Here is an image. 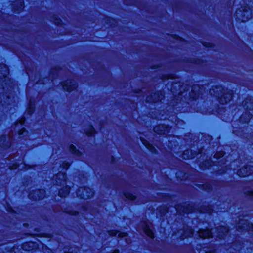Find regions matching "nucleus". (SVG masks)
<instances>
[{
    "label": "nucleus",
    "mask_w": 253,
    "mask_h": 253,
    "mask_svg": "<svg viewBox=\"0 0 253 253\" xmlns=\"http://www.w3.org/2000/svg\"><path fill=\"white\" fill-rule=\"evenodd\" d=\"M211 97H214L220 105L228 104L232 100L233 91L222 84H216L212 86L209 90Z\"/></svg>",
    "instance_id": "nucleus-1"
},
{
    "label": "nucleus",
    "mask_w": 253,
    "mask_h": 253,
    "mask_svg": "<svg viewBox=\"0 0 253 253\" xmlns=\"http://www.w3.org/2000/svg\"><path fill=\"white\" fill-rule=\"evenodd\" d=\"M52 181H54L55 185L60 187L58 191V196L61 198L67 197L71 192V187L66 184L65 183L68 181L67 172L65 171H58L56 174L53 175Z\"/></svg>",
    "instance_id": "nucleus-2"
},
{
    "label": "nucleus",
    "mask_w": 253,
    "mask_h": 253,
    "mask_svg": "<svg viewBox=\"0 0 253 253\" xmlns=\"http://www.w3.org/2000/svg\"><path fill=\"white\" fill-rule=\"evenodd\" d=\"M241 106L245 110L239 117V122L243 125L248 124L253 115V96H248L241 102Z\"/></svg>",
    "instance_id": "nucleus-3"
},
{
    "label": "nucleus",
    "mask_w": 253,
    "mask_h": 253,
    "mask_svg": "<svg viewBox=\"0 0 253 253\" xmlns=\"http://www.w3.org/2000/svg\"><path fill=\"white\" fill-rule=\"evenodd\" d=\"M252 6L246 3H244L240 8H237L235 11L236 21L243 23L249 21L252 17Z\"/></svg>",
    "instance_id": "nucleus-4"
},
{
    "label": "nucleus",
    "mask_w": 253,
    "mask_h": 253,
    "mask_svg": "<svg viewBox=\"0 0 253 253\" xmlns=\"http://www.w3.org/2000/svg\"><path fill=\"white\" fill-rule=\"evenodd\" d=\"M8 66L5 63H0V81L1 82V85L3 90L5 88L7 89L12 88V84L14 81L12 79L8 76Z\"/></svg>",
    "instance_id": "nucleus-5"
},
{
    "label": "nucleus",
    "mask_w": 253,
    "mask_h": 253,
    "mask_svg": "<svg viewBox=\"0 0 253 253\" xmlns=\"http://www.w3.org/2000/svg\"><path fill=\"white\" fill-rule=\"evenodd\" d=\"M172 126L165 123H160L154 126L153 131L156 135L164 138H168L171 136L169 134L172 130Z\"/></svg>",
    "instance_id": "nucleus-6"
},
{
    "label": "nucleus",
    "mask_w": 253,
    "mask_h": 253,
    "mask_svg": "<svg viewBox=\"0 0 253 253\" xmlns=\"http://www.w3.org/2000/svg\"><path fill=\"white\" fill-rule=\"evenodd\" d=\"M203 87V85L199 84H194L191 86L188 94V99L192 105H196L199 102L202 95L200 90L202 89Z\"/></svg>",
    "instance_id": "nucleus-7"
},
{
    "label": "nucleus",
    "mask_w": 253,
    "mask_h": 253,
    "mask_svg": "<svg viewBox=\"0 0 253 253\" xmlns=\"http://www.w3.org/2000/svg\"><path fill=\"white\" fill-rule=\"evenodd\" d=\"M165 99V93L162 90H158L146 96L145 101L151 105L161 103Z\"/></svg>",
    "instance_id": "nucleus-8"
},
{
    "label": "nucleus",
    "mask_w": 253,
    "mask_h": 253,
    "mask_svg": "<svg viewBox=\"0 0 253 253\" xmlns=\"http://www.w3.org/2000/svg\"><path fill=\"white\" fill-rule=\"evenodd\" d=\"M224 108L219 104H215L214 105H209L205 107L202 111V114L209 115H215L217 117L222 116Z\"/></svg>",
    "instance_id": "nucleus-9"
},
{
    "label": "nucleus",
    "mask_w": 253,
    "mask_h": 253,
    "mask_svg": "<svg viewBox=\"0 0 253 253\" xmlns=\"http://www.w3.org/2000/svg\"><path fill=\"white\" fill-rule=\"evenodd\" d=\"M46 195L45 190L38 188L30 190L28 194V198L32 201L37 202L43 200Z\"/></svg>",
    "instance_id": "nucleus-10"
},
{
    "label": "nucleus",
    "mask_w": 253,
    "mask_h": 253,
    "mask_svg": "<svg viewBox=\"0 0 253 253\" xmlns=\"http://www.w3.org/2000/svg\"><path fill=\"white\" fill-rule=\"evenodd\" d=\"M60 85L63 91L68 93L76 91L78 87V83L72 79L61 81Z\"/></svg>",
    "instance_id": "nucleus-11"
},
{
    "label": "nucleus",
    "mask_w": 253,
    "mask_h": 253,
    "mask_svg": "<svg viewBox=\"0 0 253 253\" xmlns=\"http://www.w3.org/2000/svg\"><path fill=\"white\" fill-rule=\"evenodd\" d=\"M25 120V117L24 116H22L19 118L16 119L15 121L14 122V125L15 127H21L19 128L17 131V134L19 136V138L21 139H24V138L27 136L28 134V131L26 128L24 127H21L24 126V121H22V120L24 121Z\"/></svg>",
    "instance_id": "nucleus-12"
},
{
    "label": "nucleus",
    "mask_w": 253,
    "mask_h": 253,
    "mask_svg": "<svg viewBox=\"0 0 253 253\" xmlns=\"http://www.w3.org/2000/svg\"><path fill=\"white\" fill-rule=\"evenodd\" d=\"M237 175L240 178H245L253 174V165L245 164L237 170Z\"/></svg>",
    "instance_id": "nucleus-13"
},
{
    "label": "nucleus",
    "mask_w": 253,
    "mask_h": 253,
    "mask_svg": "<svg viewBox=\"0 0 253 253\" xmlns=\"http://www.w3.org/2000/svg\"><path fill=\"white\" fill-rule=\"evenodd\" d=\"M175 209L179 215L181 214V213L188 214L193 212L195 210L193 205L190 203L186 205L182 204L176 205Z\"/></svg>",
    "instance_id": "nucleus-14"
},
{
    "label": "nucleus",
    "mask_w": 253,
    "mask_h": 253,
    "mask_svg": "<svg viewBox=\"0 0 253 253\" xmlns=\"http://www.w3.org/2000/svg\"><path fill=\"white\" fill-rule=\"evenodd\" d=\"M152 225L151 222L148 220H143L141 222V227L144 233L150 239L154 240L155 234L150 226Z\"/></svg>",
    "instance_id": "nucleus-15"
},
{
    "label": "nucleus",
    "mask_w": 253,
    "mask_h": 253,
    "mask_svg": "<svg viewBox=\"0 0 253 253\" xmlns=\"http://www.w3.org/2000/svg\"><path fill=\"white\" fill-rule=\"evenodd\" d=\"M12 11L15 14H19L25 7L24 0H15L11 5Z\"/></svg>",
    "instance_id": "nucleus-16"
},
{
    "label": "nucleus",
    "mask_w": 253,
    "mask_h": 253,
    "mask_svg": "<svg viewBox=\"0 0 253 253\" xmlns=\"http://www.w3.org/2000/svg\"><path fill=\"white\" fill-rule=\"evenodd\" d=\"M9 136L6 134L0 135V149L2 151L9 150L12 146V143L8 140Z\"/></svg>",
    "instance_id": "nucleus-17"
},
{
    "label": "nucleus",
    "mask_w": 253,
    "mask_h": 253,
    "mask_svg": "<svg viewBox=\"0 0 253 253\" xmlns=\"http://www.w3.org/2000/svg\"><path fill=\"white\" fill-rule=\"evenodd\" d=\"M82 191L79 189L76 192L77 197L81 200H86L90 197V188L88 186H84L81 187Z\"/></svg>",
    "instance_id": "nucleus-18"
},
{
    "label": "nucleus",
    "mask_w": 253,
    "mask_h": 253,
    "mask_svg": "<svg viewBox=\"0 0 253 253\" xmlns=\"http://www.w3.org/2000/svg\"><path fill=\"white\" fill-rule=\"evenodd\" d=\"M216 161H213L211 157L206 158L199 164V167L201 169H210L212 167L217 166Z\"/></svg>",
    "instance_id": "nucleus-19"
},
{
    "label": "nucleus",
    "mask_w": 253,
    "mask_h": 253,
    "mask_svg": "<svg viewBox=\"0 0 253 253\" xmlns=\"http://www.w3.org/2000/svg\"><path fill=\"white\" fill-rule=\"evenodd\" d=\"M140 141L144 147L152 154H158V151L154 145L144 138L140 137Z\"/></svg>",
    "instance_id": "nucleus-20"
},
{
    "label": "nucleus",
    "mask_w": 253,
    "mask_h": 253,
    "mask_svg": "<svg viewBox=\"0 0 253 253\" xmlns=\"http://www.w3.org/2000/svg\"><path fill=\"white\" fill-rule=\"evenodd\" d=\"M197 155V152L191 149L187 148L182 151L181 158L185 160L194 159Z\"/></svg>",
    "instance_id": "nucleus-21"
},
{
    "label": "nucleus",
    "mask_w": 253,
    "mask_h": 253,
    "mask_svg": "<svg viewBox=\"0 0 253 253\" xmlns=\"http://www.w3.org/2000/svg\"><path fill=\"white\" fill-rule=\"evenodd\" d=\"M36 101L34 98H31L28 100L26 112L29 116H32L36 111Z\"/></svg>",
    "instance_id": "nucleus-22"
},
{
    "label": "nucleus",
    "mask_w": 253,
    "mask_h": 253,
    "mask_svg": "<svg viewBox=\"0 0 253 253\" xmlns=\"http://www.w3.org/2000/svg\"><path fill=\"white\" fill-rule=\"evenodd\" d=\"M103 17L106 24L108 25L112 29L116 27L118 24V21L116 18L105 14H103Z\"/></svg>",
    "instance_id": "nucleus-23"
},
{
    "label": "nucleus",
    "mask_w": 253,
    "mask_h": 253,
    "mask_svg": "<svg viewBox=\"0 0 253 253\" xmlns=\"http://www.w3.org/2000/svg\"><path fill=\"white\" fill-rule=\"evenodd\" d=\"M229 231V227L225 225H220L216 228L217 236L219 239H222L227 236Z\"/></svg>",
    "instance_id": "nucleus-24"
},
{
    "label": "nucleus",
    "mask_w": 253,
    "mask_h": 253,
    "mask_svg": "<svg viewBox=\"0 0 253 253\" xmlns=\"http://www.w3.org/2000/svg\"><path fill=\"white\" fill-rule=\"evenodd\" d=\"M84 132L85 135L89 138L94 137L98 133L92 123L88 124V128L84 129Z\"/></svg>",
    "instance_id": "nucleus-25"
},
{
    "label": "nucleus",
    "mask_w": 253,
    "mask_h": 253,
    "mask_svg": "<svg viewBox=\"0 0 253 253\" xmlns=\"http://www.w3.org/2000/svg\"><path fill=\"white\" fill-rule=\"evenodd\" d=\"M172 139L168 141V147L170 150H173L176 149L179 146V143L177 139L179 138L178 135H173L172 136Z\"/></svg>",
    "instance_id": "nucleus-26"
},
{
    "label": "nucleus",
    "mask_w": 253,
    "mask_h": 253,
    "mask_svg": "<svg viewBox=\"0 0 253 253\" xmlns=\"http://www.w3.org/2000/svg\"><path fill=\"white\" fill-rule=\"evenodd\" d=\"M198 212L200 214L207 213L211 215L214 211L213 207L211 205H202L198 209Z\"/></svg>",
    "instance_id": "nucleus-27"
},
{
    "label": "nucleus",
    "mask_w": 253,
    "mask_h": 253,
    "mask_svg": "<svg viewBox=\"0 0 253 253\" xmlns=\"http://www.w3.org/2000/svg\"><path fill=\"white\" fill-rule=\"evenodd\" d=\"M50 18L53 24L57 27H63L65 25L62 18L56 14H53Z\"/></svg>",
    "instance_id": "nucleus-28"
},
{
    "label": "nucleus",
    "mask_w": 253,
    "mask_h": 253,
    "mask_svg": "<svg viewBox=\"0 0 253 253\" xmlns=\"http://www.w3.org/2000/svg\"><path fill=\"white\" fill-rule=\"evenodd\" d=\"M69 152L75 156L81 157L83 155V152L79 149H77L76 147L73 144L69 145L68 147Z\"/></svg>",
    "instance_id": "nucleus-29"
},
{
    "label": "nucleus",
    "mask_w": 253,
    "mask_h": 253,
    "mask_svg": "<svg viewBox=\"0 0 253 253\" xmlns=\"http://www.w3.org/2000/svg\"><path fill=\"white\" fill-rule=\"evenodd\" d=\"M123 195L126 199L130 202H134L137 198L136 194L130 191H124L123 192Z\"/></svg>",
    "instance_id": "nucleus-30"
},
{
    "label": "nucleus",
    "mask_w": 253,
    "mask_h": 253,
    "mask_svg": "<svg viewBox=\"0 0 253 253\" xmlns=\"http://www.w3.org/2000/svg\"><path fill=\"white\" fill-rule=\"evenodd\" d=\"M108 234L109 236L113 237H115L117 234L118 237H123L126 235V232L124 231H119L117 229H111L108 231Z\"/></svg>",
    "instance_id": "nucleus-31"
},
{
    "label": "nucleus",
    "mask_w": 253,
    "mask_h": 253,
    "mask_svg": "<svg viewBox=\"0 0 253 253\" xmlns=\"http://www.w3.org/2000/svg\"><path fill=\"white\" fill-rule=\"evenodd\" d=\"M197 186L200 189L204 191L210 192L212 190V185L208 182H206L204 184H199L197 185Z\"/></svg>",
    "instance_id": "nucleus-32"
},
{
    "label": "nucleus",
    "mask_w": 253,
    "mask_h": 253,
    "mask_svg": "<svg viewBox=\"0 0 253 253\" xmlns=\"http://www.w3.org/2000/svg\"><path fill=\"white\" fill-rule=\"evenodd\" d=\"M184 62L192 65H199L203 64L204 61L199 58H188L185 60Z\"/></svg>",
    "instance_id": "nucleus-33"
},
{
    "label": "nucleus",
    "mask_w": 253,
    "mask_h": 253,
    "mask_svg": "<svg viewBox=\"0 0 253 253\" xmlns=\"http://www.w3.org/2000/svg\"><path fill=\"white\" fill-rule=\"evenodd\" d=\"M161 217H163L169 212V208L167 206H160L157 208Z\"/></svg>",
    "instance_id": "nucleus-34"
},
{
    "label": "nucleus",
    "mask_w": 253,
    "mask_h": 253,
    "mask_svg": "<svg viewBox=\"0 0 253 253\" xmlns=\"http://www.w3.org/2000/svg\"><path fill=\"white\" fill-rule=\"evenodd\" d=\"M158 196L163 201H170L172 199L173 195L168 193L158 192Z\"/></svg>",
    "instance_id": "nucleus-35"
},
{
    "label": "nucleus",
    "mask_w": 253,
    "mask_h": 253,
    "mask_svg": "<svg viewBox=\"0 0 253 253\" xmlns=\"http://www.w3.org/2000/svg\"><path fill=\"white\" fill-rule=\"evenodd\" d=\"M181 176H178L177 174L176 177L178 181H186L188 180V177L190 175V173L185 170H180Z\"/></svg>",
    "instance_id": "nucleus-36"
},
{
    "label": "nucleus",
    "mask_w": 253,
    "mask_h": 253,
    "mask_svg": "<svg viewBox=\"0 0 253 253\" xmlns=\"http://www.w3.org/2000/svg\"><path fill=\"white\" fill-rule=\"evenodd\" d=\"M169 36L171 38L179 42L185 43L187 42V41L185 38L180 36L178 34H171Z\"/></svg>",
    "instance_id": "nucleus-37"
},
{
    "label": "nucleus",
    "mask_w": 253,
    "mask_h": 253,
    "mask_svg": "<svg viewBox=\"0 0 253 253\" xmlns=\"http://www.w3.org/2000/svg\"><path fill=\"white\" fill-rule=\"evenodd\" d=\"M71 165V163L70 162L64 160L60 164V167L63 170L62 171H65L66 172V171L69 169Z\"/></svg>",
    "instance_id": "nucleus-38"
},
{
    "label": "nucleus",
    "mask_w": 253,
    "mask_h": 253,
    "mask_svg": "<svg viewBox=\"0 0 253 253\" xmlns=\"http://www.w3.org/2000/svg\"><path fill=\"white\" fill-rule=\"evenodd\" d=\"M211 235V231L209 229H203L199 233V236L203 239L209 238Z\"/></svg>",
    "instance_id": "nucleus-39"
},
{
    "label": "nucleus",
    "mask_w": 253,
    "mask_h": 253,
    "mask_svg": "<svg viewBox=\"0 0 253 253\" xmlns=\"http://www.w3.org/2000/svg\"><path fill=\"white\" fill-rule=\"evenodd\" d=\"M61 69V68L60 66L58 65L55 66L50 69L49 74L50 75L52 76L53 78H54Z\"/></svg>",
    "instance_id": "nucleus-40"
},
{
    "label": "nucleus",
    "mask_w": 253,
    "mask_h": 253,
    "mask_svg": "<svg viewBox=\"0 0 253 253\" xmlns=\"http://www.w3.org/2000/svg\"><path fill=\"white\" fill-rule=\"evenodd\" d=\"M175 74L173 73H169L164 74L162 75L161 79L162 81H165L169 79H173L175 78Z\"/></svg>",
    "instance_id": "nucleus-41"
},
{
    "label": "nucleus",
    "mask_w": 253,
    "mask_h": 253,
    "mask_svg": "<svg viewBox=\"0 0 253 253\" xmlns=\"http://www.w3.org/2000/svg\"><path fill=\"white\" fill-rule=\"evenodd\" d=\"M200 43L203 46L207 49H212L215 47V44L212 42H207L204 41H200Z\"/></svg>",
    "instance_id": "nucleus-42"
},
{
    "label": "nucleus",
    "mask_w": 253,
    "mask_h": 253,
    "mask_svg": "<svg viewBox=\"0 0 253 253\" xmlns=\"http://www.w3.org/2000/svg\"><path fill=\"white\" fill-rule=\"evenodd\" d=\"M224 155L225 152L223 151H217L214 154L213 158L218 161V163H219L220 160L224 157Z\"/></svg>",
    "instance_id": "nucleus-43"
},
{
    "label": "nucleus",
    "mask_w": 253,
    "mask_h": 253,
    "mask_svg": "<svg viewBox=\"0 0 253 253\" xmlns=\"http://www.w3.org/2000/svg\"><path fill=\"white\" fill-rule=\"evenodd\" d=\"M64 212L69 215L73 216H78L80 214V212L79 211H78L76 210H73V209L66 210H65Z\"/></svg>",
    "instance_id": "nucleus-44"
},
{
    "label": "nucleus",
    "mask_w": 253,
    "mask_h": 253,
    "mask_svg": "<svg viewBox=\"0 0 253 253\" xmlns=\"http://www.w3.org/2000/svg\"><path fill=\"white\" fill-rule=\"evenodd\" d=\"M5 209L6 211L12 215H15L16 214V211L13 209L12 206L8 203H6V205L5 207Z\"/></svg>",
    "instance_id": "nucleus-45"
},
{
    "label": "nucleus",
    "mask_w": 253,
    "mask_h": 253,
    "mask_svg": "<svg viewBox=\"0 0 253 253\" xmlns=\"http://www.w3.org/2000/svg\"><path fill=\"white\" fill-rule=\"evenodd\" d=\"M171 101H172V108L173 109L176 108L177 106L179 103V100L178 96H177L176 95H174L173 97V99H172Z\"/></svg>",
    "instance_id": "nucleus-46"
},
{
    "label": "nucleus",
    "mask_w": 253,
    "mask_h": 253,
    "mask_svg": "<svg viewBox=\"0 0 253 253\" xmlns=\"http://www.w3.org/2000/svg\"><path fill=\"white\" fill-rule=\"evenodd\" d=\"M36 166V165L26 164L25 163H24L23 164V168L26 170L34 169Z\"/></svg>",
    "instance_id": "nucleus-47"
},
{
    "label": "nucleus",
    "mask_w": 253,
    "mask_h": 253,
    "mask_svg": "<svg viewBox=\"0 0 253 253\" xmlns=\"http://www.w3.org/2000/svg\"><path fill=\"white\" fill-rule=\"evenodd\" d=\"M246 197L253 200V189L249 190L244 192Z\"/></svg>",
    "instance_id": "nucleus-48"
},
{
    "label": "nucleus",
    "mask_w": 253,
    "mask_h": 253,
    "mask_svg": "<svg viewBox=\"0 0 253 253\" xmlns=\"http://www.w3.org/2000/svg\"><path fill=\"white\" fill-rule=\"evenodd\" d=\"M19 166V164L17 162H13L8 167V168L10 170H15L17 169Z\"/></svg>",
    "instance_id": "nucleus-49"
},
{
    "label": "nucleus",
    "mask_w": 253,
    "mask_h": 253,
    "mask_svg": "<svg viewBox=\"0 0 253 253\" xmlns=\"http://www.w3.org/2000/svg\"><path fill=\"white\" fill-rule=\"evenodd\" d=\"M161 67L160 64H152L150 66V69L152 70H156L158 68H159Z\"/></svg>",
    "instance_id": "nucleus-50"
},
{
    "label": "nucleus",
    "mask_w": 253,
    "mask_h": 253,
    "mask_svg": "<svg viewBox=\"0 0 253 253\" xmlns=\"http://www.w3.org/2000/svg\"><path fill=\"white\" fill-rule=\"evenodd\" d=\"M38 237H49L48 234L46 233H41L37 234Z\"/></svg>",
    "instance_id": "nucleus-51"
},
{
    "label": "nucleus",
    "mask_w": 253,
    "mask_h": 253,
    "mask_svg": "<svg viewBox=\"0 0 253 253\" xmlns=\"http://www.w3.org/2000/svg\"><path fill=\"white\" fill-rule=\"evenodd\" d=\"M132 92L134 94H140L142 92V89L141 88H135L132 90Z\"/></svg>",
    "instance_id": "nucleus-52"
},
{
    "label": "nucleus",
    "mask_w": 253,
    "mask_h": 253,
    "mask_svg": "<svg viewBox=\"0 0 253 253\" xmlns=\"http://www.w3.org/2000/svg\"><path fill=\"white\" fill-rule=\"evenodd\" d=\"M31 178L29 175H25L24 176L22 181H31Z\"/></svg>",
    "instance_id": "nucleus-53"
},
{
    "label": "nucleus",
    "mask_w": 253,
    "mask_h": 253,
    "mask_svg": "<svg viewBox=\"0 0 253 253\" xmlns=\"http://www.w3.org/2000/svg\"><path fill=\"white\" fill-rule=\"evenodd\" d=\"M117 162V159L116 158L113 156L112 155L110 158V163L112 164L116 163Z\"/></svg>",
    "instance_id": "nucleus-54"
},
{
    "label": "nucleus",
    "mask_w": 253,
    "mask_h": 253,
    "mask_svg": "<svg viewBox=\"0 0 253 253\" xmlns=\"http://www.w3.org/2000/svg\"><path fill=\"white\" fill-rule=\"evenodd\" d=\"M238 230L243 231L245 229V227L242 225H239L237 228Z\"/></svg>",
    "instance_id": "nucleus-55"
},
{
    "label": "nucleus",
    "mask_w": 253,
    "mask_h": 253,
    "mask_svg": "<svg viewBox=\"0 0 253 253\" xmlns=\"http://www.w3.org/2000/svg\"><path fill=\"white\" fill-rule=\"evenodd\" d=\"M109 253H120V251L118 249H115Z\"/></svg>",
    "instance_id": "nucleus-56"
},
{
    "label": "nucleus",
    "mask_w": 253,
    "mask_h": 253,
    "mask_svg": "<svg viewBox=\"0 0 253 253\" xmlns=\"http://www.w3.org/2000/svg\"><path fill=\"white\" fill-rule=\"evenodd\" d=\"M6 99L8 100H10L11 99V96L9 94H7L5 95Z\"/></svg>",
    "instance_id": "nucleus-57"
},
{
    "label": "nucleus",
    "mask_w": 253,
    "mask_h": 253,
    "mask_svg": "<svg viewBox=\"0 0 253 253\" xmlns=\"http://www.w3.org/2000/svg\"><path fill=\"white\" fill-rule=\"evenodd\" d=\"M127 100H128V102H130L132 104H133L135 103V102H134V100H132L130 99H128Z\"/></svg>",
    "instance_id": "nucleus-58"
},
{
    "label": "nucleus",
    "mask_w": 253,
    "mask_h": 253,
    "mask_svg": "<svg viewBox=\"0 0 253 253\" xmlns=\"http://www.w3.org/2000/svg\"><path fill=\"white\" fill-rule=\"evenodd\" d=\"M103 122H100L99 123V127H100V129H102V128L103 127Z\"/></svg>",
    "instance_id": "nucleus-59"
},
{
    "label": "nucleus",
    "mask_w": 253,
    "mask_h": 253,
    "mask_svg": "<svg viewBox=\"0 0 253 253\" xmlns=\"http://www.w3.org/2000/svg\"><path fill=\"white\" fill-rule=\"evenodd\" d=\"M205 253H213V251L211 250H209V251L206 252Z\"/></svg>",
    "instance_id": "nucleus-60"
},
{
    "label": "nucleus",
    "mask_w": 253,
    "mask_h": 253,
    "mask_svg": "<svg viewBox=\"0 0 253 253\" xmlns=\"http://www.w3.org/2000/svg\"><path fill=\"white\" fill-rule=\"evenodd\" d=\"M248 2L250 3L252 2V4H253V0H248Z\"/></svg>",
    "instance_id": "nucleus-61"
},
{
    "label": "nucleus",
    "mask_w": 253,
    "mask_h": 253,
    "mask_svg": "<svg viewBox=\"0 0 253 253\" xmlns=\"http://www.w3.org/2000/svg\"><path fill=\"white\" fill-rule=\"evenodd\" d=\"M219 172V170H217V171H216V173H217V174H218V175L220 174V173Z\"/></svg>",
    "instance_id": "nucleus-62"
},
{
    "label": "nucleus",
    "mask_w": 253,
    "mask_h": 253,
    "mask_svg": "<svg viewBox=\"0 0 253 253\" xmlns=\"http://www.w3.org/2000/svg\"><path fill=\"white\" fill-rule=\"evenodd\" d=\"M79 176H80H80H81V177H84V174H80V175H79Z\"/></svg>",
    "instance_id": "nucleus-63"
},
{
    "label": "nucleus",
    "mask_w": 253,
    "mask_h": 253,
    "mask_svg": "<svg viewBox=\"0 0 253 253\" xmlns=\"http://www.w3.org/2000/svg\"><path fill=\"white\" fill-rule=\"evenodd\" d=\"M250 50L251 51L252 54H253V51L252 49H251L250 48Z\"/></svg>",
    "instance_id": "nucleus-64"
}]
</instances>
